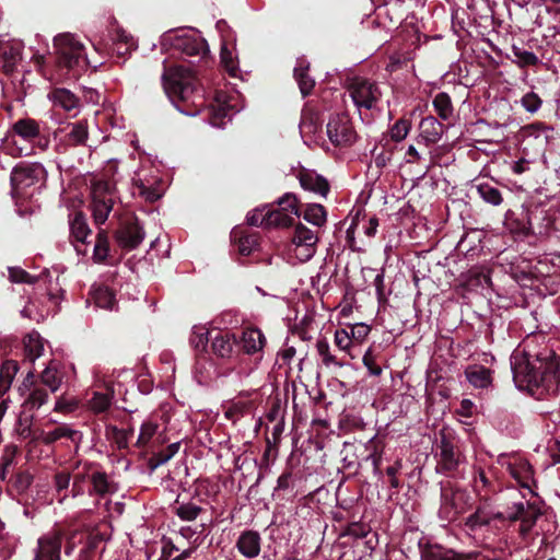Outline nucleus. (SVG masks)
<instances>
[{
    "label": "nucleus",
    "mask_w": 560,
    "mask_h": 560,
    "mask_svg": "<svg viewBox=\"0 0 560 560\" xmlns=\"http://www.w3.org/2000/svg\"><path fill=\"white\" fill-rule=\"evenodd\" d=\"M310 63L305 59H298L296 67L293 70L294 79L303 97L308 96L315 86V80L308 74Z\"/></svg>",
    "instance_id": "412c9836"
},
{
    "label": "nucleus",
    "mask_w": 560,
    "mask_h": 560,
    "mask_svg": "<svg viewBox=\"0 0 560 560\" xmlns=\"http://www.w3.org/2000/svg\"><path fill=\"white\" fill-rule=\"evenodd\" d=\"M538 511L532 509L530 506H525L523 502L514 503L513 508L506 512H498L497 517L501 521H522L523 523H532L535 524Z\"/></svg>",
    "instance_id": "f3484780"
},
{
    "label": "nucleus",
    "mask_w": 560,
    "mask_h": 560,
    "mask_svg": "<svg viewBox=\"0 0 560 560\" xmlns=\"http://www.w3.org/2000/svg\"><path fill=\"white\" fill-rule=\"evenodd\" d=\"M86 479H89L88 472H80L74 475L71 488V494L73 498L82 495L85 492L84 483Z\"/></svg>",
    "instance_id": "0e129e2a"
},
{
    "label": "nucleus",
    "mask_w": 560,
    "mask_h": 560,
    "mask_svg": "<svg viewBox=\"0 0 560 560\" xmlns=\"http://www.w3.org/2000/svg\"><path fill=\"white\" fill-rule=\"evenodd\" d=\"M174 51L183 57L197 58L189 60L191 68L175 66L164 68L162 84L166 95L172 102H186L197 91L198 77L211 63L210 50L207 40L191 30L167 33L164 37Z\"/></svg>",
    "instance_id": "f257e3e1"
},
{
    "label": "nucleus",
    "mask_w": 560,
    "mask_h": 560,
    "mask_svg": "<svg viewBox=\"0 0 560 560\" xmlns=\"http://www.w3.org/2000/svg\"><path fill=\"white\" fill-rule=\"evenodd\" d=\"M95 305L105 310H113L116 304L115 292L107 287H98L94 290Z\"/></svg>",
    "instance_id": "58836bf2"
},
{
    "label": "nucleus",
    "mask_w": 560,
    "mask_h": 560,
    "mask_svg": "<svg viewBox=\"0 0 560 560\" xmlns=\"http://www.w3.org/2000/svg\"><path fill=\"white\" fill-rule=\"evenodd\" d=\"M301 217L313 225L323 226L327 221V210L320 203H306L302 207Z\"/></svg>",
    "instance_id": "bb28decb"
},
{
    "label": "nucleus",
    "mask_w": 560,
    "mask_h": 560,
    "mask_svg": "<svg viewBox=\"0 0 560 560\" xmlns=\"http://www.w3.org/2000/svg\"><path fill=\"white\" fill-rule=\"evenodd\" d=\"M69 224L70 236L73 238V241L86 244V238L91 235L92 231L88 225L86 218L83 212H75Z\"/></svg>",
    "instance_id": "a878e982"
},
{
    "label": "nucleus",
    "mask_w": 560,
    "mask_h": 560,
    "mask_svg": "<svg viewBox=\"0 0 560 560\" xmlns=\"http://www.w3.org/2000/svg\"><path fill=\"white\" fill-rule=\"evenodd\" d=\"M317 241V236L311 229L301 222L295 224L292 243L296 246V250L300 248L303 250V253L296 254L298 256L302 255L305 259L311 258L315 253V245Z\"/></svg>",
    "instance_id": "2eb2a0df"
},
{
    "label": "nucleus",
    "mask_w": 560,
    "mask_h": 560,
    "mask_svg": "<svg viewBox=\"0 0 560 560\" xmlns=\"http://www.w3.org/2000/svg\"><path fill=\"white\" fill-rule=\"evenodd\" d=\"M236 547L246 558H255L260 552V536L254 530L242 533L237 539Z\"/></svg>",
    "instance_id": "aec40b11"
},
{
    "label": "nucleus",
    "mask_w": 560,
    "mask_h": 560,
    "mask_svg": "<svg viewBox=\"0 0 560 560\" xmlns=\"http://www.w3.org/2000/svg\"><path fill=\"white\" fill-rule=\"evenodd\" d=\"M212 352L222 359H231L237 355L236 334L230 330H218L215 336L211 337Z\"/></svg>",
    "instance_id": "ddd939ff"
},
{
    "label": "nucleus",
    "mask_w": 560,
    "mask_h": 560,
    "mask_svg": "<svg viewBox=\"0 0 560 560\" xmlns=\"http://www.w3.org/2000/svg\"><path fill=\"white\" fill-rule=\"evenodd\" d=\"M237 341V352L255 355L259 354L257 358L261 360L262 358V349L266 345L265 335L258 328H246L241 331L240 335H236Z\"/></svg>",
    "instance_id": "9d476101"
},
{
    "label": "nucleus",
    "mask_w": 560,
    "mask_h": 560,
    "mask_svg": "<svg viewBox=\"0 0 560 560\" xmlns=\"http://www.w3.org/2000/svg\"><path fill=\"white\" fill-rule=\"evenodd\" d=\"M19 371V363L14 360H5L0 368V396H3Z\"/></svg>",
    "instance_id": "7c9ffc66"
},
{
    "label": "nucleus",
    "mask_w": 560,
    "mask_h": 560,
    "mask_svg": "<svg viewBox=\"0 0 560 560\" xmlns=\"http://www.w3.org/2000/svg\"><path fill=\"white\" fill-rule=\"evenodd\" d=\"M335 343L341 350H347L351 345V337L345 329H337L335 332Z\"/></svg>",
    "instance_id": "69168bd1"
},
{
    "label": "nucleus",
    "mask_w": 560,
    "mask_h": 560,
    "mask_svg": "<svg viewBox=\"0 0 560 560\" xmlns=\"http://www.w3.org/2000/svg\"><path fill=\"white\" fill-rule=\"evenodd\" d=\"M9 279L14 283H27L34 284L37 282L38 278L30 275L26 270L20 267H10L9 268Z\"/></svg>",
    "instance_id": "de8ad7c7"
},
{
    "label": "nucleus",
    "mask_w": 560,
    "mask_h": 560,
    "mask_svg": "<svg viewBox=\"0 0 560 560\" xmlns=\"http://www.w3.org/2000/svg\"><path fill=\"white\" fill-rule=\"evenodd\" d=\"M370 330H371L370 326H368L365 324H357L355 326H353L351 328L350 337H351V339L362 341L368 337Z\"/></svg>",
    "instance_id": "774afa93"
},
{
    "label": "nucleus",
    "mask_w": 560,
    "mask_h": 560,
    "mask_svg": "<svg viewBox=\"0 0 560 560\" xmlns=\"http://www.w3.org/2000/svg\"><path fill=\"white\" fill-rule=\"evenodd\" d=\"M330 142L338 147H348L355 141V131L347 116L331 117L327 124Z\"/></svg>",
    "instance_id": "6e6552de"
},
{
    "label": "nucleus",
    "mask_w": 560,
    "mask_h": 560,
    "mask_svg": "<svg viewBox=\"0 0 560 560\" xmlns=\"http://www.w3.org/2000/svg\"><path fill=\"white\" fill-rule=\"evenodd\" d=\"M42 382L45 386L49 387V389L55 393L58 390L61 384V377L59 376L57 370L51 369L50 366L46 368L40 374Z\"/></svg>",
    "instance_id": "09e8293b"
},
{
    "label": "nucleus",
    "mask_w": 560,
    "mask_h": 560,
    "mask_svg": "<svg viewBox=\"0 0 560 560\" xmlns=\"http://www.w3.org/2000/svg\"><path fill=\"white\" fill-rule=\"evenodd\" d=\"M296 479L298 477L292 471L291 468L285 469L278 478L277 487L275 488V493H277L278 495L282 493L283 497L285 494L292 495L294 493Z\"/></svg>",
    "instance_id": "c9c22d12"
},
{
    "label": "nucleus",
    "mask_w": 560,
    "mask_h": 560,
    "mask_svg": "<svg viewBox=\"0 0 560 560\" xmlns=\"http://www.w3.org/2000/svg\"><path fill=\"white\" fill-rule=\"evenodd\" d=\"M55 430L59 439H67L75 445L77 450L79 448L83 439V433L81 431L74 430L66 423L59 424Z\"/></svg>",
    "instance_id": "c03bdc74"
},
{
    "label": "nucleus",
    "mask_w": 560,
    "mask_h": 560,
    "mask_svg": "<svg viewBox=\"0 0 560 560\" xmlns=\"http://www.w3.org/2000/svg\"><path fill=\"white\" fill-rule=\"evenodd\" d=\"M12 130L15 135L22 137L25 140H33L39 136V125L32 118H22L16 120Z\"/></svg>",
    "instance_id": "c756f323"
},
{
    "label": "nucleus",
    "mask_w": 560,
    "mask_h": 560,
    "mask_svg": "<svg viewBox=\"0 0 560 560\" xmlns=\"http://www.w3.org/2000/svg\"><path fill=\"white\" fill-rule=\"evenodd\" d=\"M512 51L517 58L516 63L520 68L537 66L539 63V58L533 51L524 50L516 46H513Z\"/></svg>",
    "instance_id": "a18cd8bd"
},
{
    "label": "nucleus",
    "mask_w": 560,
    "mask_h": 560,
    "mask_svg": "<svg viewBox=\"0 0 560 560\" xmlns=\"http://www.w3.org/2000/svg\"><path fill=\"white\" fill-rule=\"evenodd\" d=\"M521 104L526 112L535 114L541 107L542 100L537 93L530 91L523 95Z\"/></svg>",
    "instance_id": "3c124183"
},
{
    "label": "nucleus",
    "mask_w": 560,
    "mask_h": 560,
    "mask_svg": "<svg viewBox=\"0 0 560 560\" xmlns=\"http://www.w3.org/2000/svg\"><path fill=\"white\" fill-rule=\"evenodd\" d=\"M439 448L440 459L436 465V471L448 477H454L460 464L459 452L456 451L453 442L444 434L441 436Z\"/></svg>",
    "instance_id": "1a4fd4ad"
},
{
    "label": "nucleus",
    "mask_w": 560,
    "mask_h": 560,
    "mask_svg": "<svg viewBox=\"0 0 560 560\" xmlns=\"http://www.w3.org/2000/svg\"><path fill=\"white\" fill-rule=\"evenodd\" d=\"M108 184H97L93 190L92 212L96 224H103L113 209V200L107 197Z\"/></svg>",
    "instance_id": "9b49d317"
},
{
    "label": "nucleus",
    "mask_w": 560,
    "mask_h": 560,
    "mask_svg": "<svg viewBox=\"0 0 560 560\" xmlns=\"http://www.w3.org/2000/svg\"><path fill=\"white\" fill-rule=\"evenodd\" d=\"M145 232L135 214H127L118 222L114 232L116 244L124 250L130 252L139 247L144 240Z\"/></svg>",
    "instance_id": "39448f33"
},
{
    "label": "nucleus",
    "mask_w": 560,
    "mask_h": 560,
    "mask_svg": "<svg viewBox=\"0 0 560 560\" xmlns=\"http://www.w3.org/2000/svg\"><path fill=\"white\" fill-rule=\"evenodd\" d=\"M33 482V476L27 471H19L13 479V486L19 492L26 491Z\"/></svg>",
    "instance_id": "13d9d810"
},
{
    "label": "nucleus",
    "mask_w": 560,
    "mask_h": 560,
    "mask_svg": "<svg viewBox=\"0 0 560 560\" xmlns=\"http://www.w3.org/2000/svg\"><path fill=\"white\" fill-rule=\"evenodd\" d=\"M419 128L427 142L436 143L443 135L444 125L434 116H428L421 119Z\"/></svg>",
    "instance_id": "5701e85b"
},
{
    "label": "nucleus",
    "mask_w": 560,
    "mask_h": 560,
    "mask_svg": "<svg viewBox=\"0 0 560 560\" xmlns=\"http://www.w3.org/2000/svg\"><path fill=\"white\" fill-rule=\"evenodd\" d=\"M279 213L271 212L269 206H262L261 208H256L252 212H249L246 217L247 223L252 226H262L265 229L278 228L279 224Z\"/></svg>",
    "instance_id": "6ab92c4d"
},
{
    "label": "nucleus",
    "mask_w": 560,
    "mask_h": 560,
    "mask_svg": "<svg viewBox=\"0 0 560 560\" xmlns=\"http://www.w3.org/2000/svg\"><path fill=\"white\" fill-rule=\"evenodd\" d=\"M433 107L438 116L442 120H450L454 116V107L451 100V96L446 92L438 93L433 101Z\"/></svg>",
    "instance_id": "2f4dec72"
},
{
    "label": "nucleus",
    "mask_w": 560,
    "mask_h": 560,
    "mask_svg": "<svg viewBox=\"0 0 560 560\" xmlns=\"http://www.w3.org/2000/svg\"><path fill=\"white\" fill-rule=\"evenodd\" d=\"M316 348H317V352L322 357L323 363L325 365L336 364L338 366H342V363L340 361H338L337 358L330 353L329 343L325 338L317 340Z\"/></svg>",
    "instance_id": "8fccbe9b"
},
{
    "label": "nucleus",
    "mask_w": 560,
    "mask_h": 560,
    "mask_svg": "<svg viewBox=\"0 0 560 560\" xmlns=\"http://www.w3.org/2000/svg\"><path fill=\"white\" fill-rule=\"evenodd\" d=\"M424 560H460V556L451 549L443 550L440 547H435L425 553Z\"/></svg>",
    "instance_id": "603ef678"
},
{
    "label": "nucleus",
    "mask_w": 560,
    "mask_h": 560,
    "mask_svg": "<svg viewBox=\"0 0 560 560\" xmlns=\"http://www.w3.org/2000/svg\"><path fill=\"white\" fill-rule=\"evenodd\" d=\"M65 141L70 147H84L89 140V124L86 119L69 122Z\"/></svg>",
    "instance_id": "a211bd4d"
},
{
    "label": "nucleus",
    "mask_w": 560,
    "mask_h": 560,
    "mask_svg": "<svg viewBox=\"0 0 560 560\" xmlns=\"http://www.w3.org/2000/svg\"><path fill=\"white\" fill-rule=\"evenodd\" d=\"M110 404L112 397L108 394L100 392H95L90 400V407L96 413L106 411L110 407Z\"/></svg>",
    "instance_id": "49530a36"
},
{
    "label": "nucleus",
    "mask_w": 560,
    "mask_h": 560,
    "mask_svg": "<svg viewBox=\"0 0 560 560\" xmlns=\"http://www.w3.org/2000/svg\"><path fill=\"white\" fill-rule=\"evenodd\" d=\"M511 474L522 488L532 490V485H535L534 470L528 463L512 468Z\"/></svg>",
    "instance_id": "f704fd0d"
},
{
    "label": "nucleus",
    "mask_w": 560,
    "mask_h": 560,
    "mask_svg": "<svg viewBox=\"0 0 560 560\" xmlns=\"http://www.w3.org/2000/svg\"><path fill=\"white\" fill-rule=\"evenodd\" d=\"M136 189L138 195L143 197L148 202H155L161 198V192L158 188L152 186H147L142 182L136 184Z\"/></svg>",
    "instance_id": "5fc2aeb1"
},
{
    "label": "nucleus",
    "mask_w": 560,
    "mask_h": 560,
    "mask_svg": "<svg viewBox=\"0 0 560 560\" xmlns=\"http://www.w3.org/2000/svg\"><path fill=\"white\" fill-rule=\"evenodd\" d=\"M411 129V120L405 116L395 121L386 135L383 136L382 142L384 148H387L389 141H402Z\"/></svg>",
    "instance_id": "393cba45"
},
{
    "label": "nucleus",
    "mask_w": 560,
    "mask_h": 560,
    "mask_svg": "<svg viewBox=\"0 0 560 560\" xmlns=\"http://www.w3.org/2000/svg\"><path fill=\"white\" fill-rule=\"evenodd\" d=\"M211 332L206 328H197L192 330L189 342L197 352H205L210 340Z\"/></svg>",
    "instance_id": "37998d69"
},
{
    "label": "nucleus",
    "mask_w": 560,
    "mask_h": 560,
    "mask_svg": "<svg viewBox=\"0 0 560 560\" xmlns=\"http://www.w3.org/2000/svg\"><path fill=\"white\" fill-rule=\"evenodd\" d=\"M296 177L304 190L317 194L324 198L328 196L330 184L327 178L316 171L302 167Z\"/></svg>",
    "instance_id": "f8f14e48"
},
{
    "label": "nucleus",
    "mask_w": 560,
    "mask_h": 560,
    "mask_svg": "<svg viewBox=\"0 0 560 560\" xmlns=\"http://www.w3.org/2000/svg\"><path fill=\"white\" fill-rule=\"evenodd\" d=\"M492 372L490 369L483 366V365H471L468 366L465 371V375L468 380V382L478 388H486L488 387L492 382Z\"/></svg>",
    "instance_id": "b1692460"
},
{
    "label": "nucleus",
    "mask_w": 560,
    "mask_h": 560,
    "mask_svg": "<svg viewBox=\"0 0 560 560\" xmlns=\"http://www.w3.org/2000/svg\"><path fill=\"white\" fill-rule=\"evenodd\" d=\"M347 90L358 108L373 109L382 97L378 84L363 77H354Z\"/></svg>",
    "instance_id": "20e7f679"
},
{
    "label": "nucleus",
    "mask_w": 560,
    "mask_h": 560,
    "mask_svg": "<svg viewBox=\"0 0 560 560\" xmlns=\"http://www.w3.org/2000/svg\"><path fill=\"white\" fill-rule=\"evenodd\" d=\"M559 361L549 348L535 355L524 353L512 362L513 380L521 390L528 392L537 399L546 395H555L559 385Z\"/></svg>",
    "instance_id": "f03ea898"
},
{
    "label": "nucleus",
    "mask_w": 560,
    "mask_h": 560,
    "mask_svg": "<svg viewBox=\"0 0 560 560\" xmlns=\"http://www.w3.org/2000/svg\"><path fill=\"white\" fill-rule=\"evenodd\" d=\"M180 444L178 442L170 444L166 448L154 453L148 460L150 471H154L159 466L167 463L179 451Z\"/></svg>",
    "instance_id": "72a5a7b5"
},
{
    "label": "nucleus",
    "mask_w": 560,
    "mask_h": 560,
    "mask_svg": "<svg viewBox=\"0 0 560 560\" xmlns=\"http://www.w3.org/2000/svg\"><path fill=\"white\" fill-rule=\"evenodd\" d=\"M106 435L117 444L119 450H124L128 447L129 439L133 435V429L124 430L116 425H107Z\"/></svg>",
    "instance_id": "a19ab883"
},
{
    "label": "nucleus",
    "mask_w": 560,
    "mask_h": 560,
    "mask_svg": "<svg viewBox=\"0 0 560 560\" xmlns=\"http://www.w3.org/2000/svg\"><path fill=\"white\" fill-rule=\"evenodd\" d=\"M20 60V49L9 44H0V68L4 73L13 72Z\"/></svg>",
    "instance_id": "cd10ccee"
},
{
    "label": "nucleus",
    "mask_w": 560,
    "mask_h": 560,
    "mask_svg": "<svg viewBox=\"0 0 560 560\" xmlns=\"http://www.w3.org/2000/svg\"><path fill=\"white\" fill-rule=\"evenodd\" d=\"M479 197L493 207H498L503 202L501 190L489 183H479L476 186Z\"/></svg>",
    "instance_id": "473e14b6"
},
{
    "label": "nucleus",
    "mask_w": 560,
    "mask_h": 560,
    "mask_svg": "<svg viewBox=\"0 0 560 560\" xmlns=\"http://www.w3.org/2000/svg\"><path fill=\"white\" fill-rule=\"evenodd\" d=\"M278 208L270 207L271 212L279 213L278 228H289L295 224V218L302 214V207L300 199L293 192H285L276 202Z\"/></svg>",
    "instance_id": "0eeeda50"
},
{
    "label": "nucleus",
    "mask_w": 560,
    "mask_h": 560,
    "mask_svg": "<svg viewBox=\"0 0 560 560\" xmlns=\"http://www.w3.org/2000/svg\"><path fill=\"white\" fill-rule=\"evenodd\" d=\"M91 487L88 490L89 495H97L101 498L106 497L114 492V486L108 480V476L105 471L96 470L89 475Z\"/></svg>",
    "instance_id": "4be33fe9"
},
{
    "label": "nucleus",
    "mask_w": 560,
    "mask_h": 560,
    "mask_svg": "<svg viewBox=\"0 0 560 560\" xmlns=\"http://www.w3.org/2000/svg\"><path fill=\"white\" fill-rule=\"evenodd\" d=\"M48 398V393L43 387H35L23 402L24 412H33L43 406Z\"/></svg>",
    "instance_id": "4c0bfd02"
},
{
    "label": "nucleus",
    "mask_w": 560,
    "mask_h": 560,
    "mask_svg": "<svg viewBox=\"0 0 560 560\" xmlns=\"http://www.w3.org/2000/svg\"><path fill=\"white\" fill-rule=\"evenodd\" d=\"M401 467L400 462H396L394 465L386 468V475L389 477V485L394 489L400 488V481L397 478V474Z\"/></svg>",
    "instance_id": "338daca9"
},
{
    "label": "nucleus",
    "mask_w": 560,
    "mask_h": 560,
    "mask_svg": "<svg viewBox=\"0 0 560 560\" xmlns=\"http://www.w3.org/2000/svg\"><path fill=\"white\" fill-rule=\"evenodd\" d=\"M109 253V240L107 232L101 230L96 235L93 258L96 262H105Z\"/></svg>",
    "instance_id": "79ce46f5"
},
{
    "label": "nucleus",
    "mask_w": 560,
    "mask_h": 560,
    "mask_svg": "<svg viewBox=\"0 0 560 560\" xmlns=\"http://www.w3.org/2000/svg\"><path fill=\"white\" fill-rule=\"evenodd\" d=\"M71 474L67 470L56 472L54 476V486L58 494L67 491L70 485Z\"/></svg>",
    "instance_id": "bf43d9fd"
},
{
    "label": "nucleus",
    "mask_w": 560,
    "mask_h": 560,
    "mask_svg": "<svg viewBox=\"0 0 560 560\" xmlns=\"http://www.w3.org/2000/svg\"><path fill=\"white\" fill-rule=\"evenodd\" d=\"M24 343L25 349L27 351V355L31 358L32 361L42 355L44 347L39 340L33 338L32 336H28L27 340H25Z\"/></svg>",
    "instance_id": "e2e57ef3"
},
{
    "label": "nucleus",
    "mask_w": 560,
    "mask_h": 560,
    "mask_svg": "<svg viewBox=\"0 0 560 560\" xmlns=\"http://www.w3.org/2000/svg\"><path fill=\"white\" fill-rule=\"evenodd\" d=\"M15 453H16L15 446L5 447L4 454L2 455V457L0 459V477L2 479L5 478V472H7L8 468L13 464Z\"/></svg>",
    "instance_id": "680f3d73"
},
{
    "label": "nucleus",
    "mask_w": 560,
    "mask_h": 560,
    "mask_svg": "<svg viewBox=\"0 0 560 560\" xmlns=\"http://www.w3.org/2000/svg\"><path fill=\"white\" fill-rule=\"evenodd\" d=\"M363 364L368 369L369 373L373 376H381L383 373L382 368L376 363V357L374 355L371 348L366 350L363 355Z\"/></svg>",
    "instance_id": "6e6d98bb"
},
{
    "label": "nucleus",
    "mask_w": 560,
    "mask_h": 560,
    "mask_svg": "<svg viewBox=\"0 0 560 560\" xmlns=\"http://www.w3.org/2000/svg\"><path fill=\"white\" fill-rule=\"evenodd\" d=\"M156 429H158V425L155 423H152V422L142 423L141 429H140V434L137 439L136 445L138 447H144L150 442L152 436L155 434Z\"/></svg>",
    "instance_id": "864d4df0"
},
{
    "label": "nucleus",
    "mask_w": 560,
    "mask_h": 560,
    "mask_svg": "<svg viewBox=\"0 0 560 560\" xmlns=\"http://www.w3.org/2000/svg\"><path fill=\"white\" fill-rule=\"evenodd\" d=\"M44 174L45 168L39 163H19L13 167L10 176L12 191L23 195L24 190L38 183Z\"/></svg>",
    "instance_id": "423d86ee"
},
{
    "label": "nucleus",
    "mask_w": 560,
    "mask_h": 560,
    "mask_svg": "<svg viewBox=\"0 0 560 560\" xmlns=\"http://www.w3.org/2000/svg\"><path fill=\"white\" fill-rule=\"evenodd\" d=\"M319 127L318 113L313 109H303L300 120V130L302 133H315Z\"/></svg>",
    "instance_id": "ea45409f"
},
{
    "label": "nucleus",
    "mask_w": 560,
    "mask_h": 560,
    "mask_svg": "<svg viewBox=\"0 0 560 560\" xmlns=\"http://www.w3.org/2000/svg\"><path fill=\"white\" fill-rule=\"evenodd\" d=\"M220 59L221 63L223 65L224 69L229 72V74L235 75L237 66L232 56V52L225 46L221 48Z\"/></svg>",
    "instance_id": "052dcab7"
},
{
    "label": "nucleus",
    "mask_w": 560,
    "mask_h": 560,
    "mask_svg": "<svg viewBox=\"0 0 560 560\" xmlns=\"http://www.w3.org/2000/svg\"><path fill=\"white\" fill-rule=\"evenodd\" d=\"M175 513L177 516L184 521V522H192L195 521L199 515L202 516L205 514H208V510L192 503H183L175 508Z\"/></svg>",
    "instance_id": "e433bc0d"
},
{
    "label": "nucleus",
    "mask_w": 560,
    "mask_h": 560,
    "mask_svg": "<svg viewBox=\"0 0 560 560\" xmlns=\"http://www.w3.org/2000/svg\"><path fill=\"white\" fill-rule=\"evenodd\" d=\"M58 65L80 73L89 63L84 45L73 34L63 33L54 38Z\"/></svg>",
    "instance_id": "7ed1b4c3"
},
{
    "label": "nucleus",
    "mask_w": 560,
    "mask_h": 560,
    "mask_svg": "<svg viewBox=\"0 0 560 560\" xmlns=\"http://www.w3.org/2000/svg\"><path fill=\"white\" fill-rule=\"evenodd\" d=\"M475 489L479 494L482 490H486L485 495H487L490 491H495L492 481L487 477L486 472L481 468L478 470V475L475 478Z\"/></svg>",
    "instance_id": "4d7b16f0"
},
{
    "label": "nucleus",
    "mask_w": 560,
    "mask_h": 560,
    "mask_svg": "<svg viewBox=\"0 0 560 560\" xmlns=\"http://www.w3.org/2000/svg\"><path fill=\"white\" fill-rule=\"evenodd\" d=\"M259 238L258 233H248L240 228H235L231 232V241L242 256H249L259 246Z\"/></svg>",
    "instance_id": "dca6fc26"
},
{
    "label": "nucleus",
    "mask_w": 560,
    "mask_h": 560,
    "mask_svg": "<svg viewBox=\"0 0 560 560\" xmlns=\"http://www.w3.org/2000/svg\"><path fill=\"white\" fill-rule=\"evenodd\" d=\"M61 539L58 530L39 538L34 560H60Z\"/></svg>",
    "instance_id": "4468645a"
},
{
    "label": "nucleus",
    "mask_w": 560,
    "mask_h": 560,
    "mask_svg": "<svg viewBox=\"0 0 560 560\" xmlns=\"http://www.w3.org/2000/svg\"><path fill=\"white\" fill-rule=\"evenodd\" d=\"M50 98L56 106H60L65 110L70 112L79 105V98L69 90L56 88L50 93Z\"/></svg>",
    "instance_id": "c85d7f7f"
}]
</instances>
